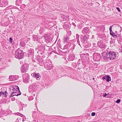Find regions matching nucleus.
Segmentation results:
<instances>
[{
    "instance_id": "1",
    "label": "nucleus",
    "mask_w": 122,
    "mask_h": 122,
    "mask_svg": "<svg viewBox=\"0 0 122 122\" xmlns=\"http://www.w3.org/2000/svg\"><path fill=\"white\" fill-rule=\"evenodd\" d=\"M117 54L112 51L108 52L106 54L103 55L102 58L105 60H109L114 59L116 57Z\"/></svg>"
},
{
    "instance_id": "2",
    "label": "nucleus",
    "mask_w": 122,
    "mask_h": 122,
    "mask_svg": "<svg viewBox=\"0 0 122 122\" xmlns=\"http://www.w3.org/2000/svg\"><path fill=\"white\" fill-rule=\"evenodd\" d=\"M14 55L16 58L20 59L23 58L24 54L23 51L19 48L15 51Z\"/></svg>"
},
{
    "instance_id": "3",
    "label": "nucleus",
    "mask_w": 122,
    "mask_h": 122,
    "mask_svg": "<svg viewBox=\"0 0 122 122\" xmlns=\"http://www.w3.org/2000/svg\"><path fill=\"white\" fill-rule=\"evenodd\" d=\"M74 42L73 40L70 41V42L66 44V46L68 49H73L76 46L74 44Z\"/></svg>"
},
{
    "instance_id": "4",
    "label": "nucleus",
    "mask_w": 122,
    "mask_h": 122,
    "mask_svg": "<svg viewBox=\"0 0 122 122\" xmlns=\"http://www.w3.org/2000/svg\"><path fill=\"white\" fill-rule=\"evenodd\" d=\"M8 5V3L7 0H0V6L1 7H5Z\"/></svg>"
},
{
    "instance_id": "5",
    "label": "nucleus",
    "mask_w": 122,
    "mask_h": 122,
    "mask_svg": "<svg viewBox=\"0 0 122 122\" xmlns=\"http://www.w3.org/2000/svg\"><path fill=\"white\" fill-rule=\"evenodd\" d=\"M29 67L28 64H24L21 66V70L22 72L27 71Z\"/></svg>"
},
{
    "instance_id": "6",
    "label": "nucleus",
    "mask_w": 122,
    "mask_h": 122,
    "mask_svg": "<svg viewBox=\"0 0 122 122\" xmlns=\"http://www.w3.org/2000/svg\"><path fill=\"white\" fill-rule=\"evenodd\" d=\"M23 80L25 83H28L29 80V75L25 73L23 75Z\"/></svg>"
},
{
    "instance_id": "7",
    "label": "nucleus",
    "mask_w": 122,
    "mask_h": 122,
    "mask_svg": "<svg viewBox=\"0 0 122 122\" xmlns=\"http://www.w3.org/2000/svg\"><path fill=\"white\" fill-rule=\"evenodd\" d=\"M36 87V84H31L29 87V92H31L35 91Z\"/></svg>"
},
{
    "instance_id": "8",
    "label": "nucleus",
    "mask_w": 122,
    "mask_h": 122,
    "mask_svg": "<svg viewBox=\"0 0 122 122\" xmlns=\"http://www.w3.org/2000/svg\"><path fill=\"white\" fill-rule=\"evenodd\" d=\"M98 46L100 48H104L105 47V45L104 43H103L102 41V40H100L97 42V44Z\"/></svg>"
},
{
    "instance_id": "9",
    "label": "nucleus",
    "mask_w": 122,
    "mask_h": 122,
    "mask_svg": "<svg viewBox=\"0 0 122 122\" xmlns=\"http://www.w3.org/2000/svg\"><path fill=\"white\" fill-rule=\"evenodd\" d=\"M75 57V56L74 54H71L69 56L68 60L69 61H73Z\"/></svg>"
},
{
    "instance_id": "10",
    "label": "nucleus",
    "mask_w": 122,
    "mask_h": 122,
    "mask_svg": "<svg viewBox=\"0 0 122 122\" xmlns=\"http://www.w3.org/2000/svg\"><path fill=\"white\" fill-rule=\"evenodd\" d=\"M44 38L45 40L47 42H49L51 41L52 38H51L49 35H46L45 36Z\"/></svg>"
},
{
    "instance_id": "11",
    "label": "nucleus",
    "mask_w": 122,
    "mask_h": 122,
    "mask_svg": "<svg viewBox=\"0 0 122 122\" xmlns=\"http://www.w3.org/2000/svg\"><path fill=\"white\" fill-rule=\"evenodd\" d=\"M3 12L6 15V12L10 13V12H12V11L10 9H9L8 7H7L6 9L3 10Z\"/></svg>"
},
{
    "instance_id": "12",
    "label": "nucleus",
    "mask_w": 122,
    "mask_h": 122,
    "mask_svg": "<svg viewBox=\"0 0 122 122\" xmlns=\"http://www.w3.org/2000/svg\"><path fill=\"white\" fill-rule=\"evenodd\" d=\"M16 79L15 76H13L10 75L9 76L8 80L9 81H15Z\"/></svg>"
},
{
    "instance_id": "13",
    "label": "nucleus",
    "mask_w": 122,
    "mask_h": 122,
    "mask_svg": "<svg viewBox=\"0 0 122 122\" xmlns=\"http://www.w3.org/2000/svg\"><path fill=\"white\" fill-rule=\"evenodd\" d=\"M80 38H81L80 39L81 41L82 42V43L88 39V38L86 36H85Z\"/></svg>"
},
{
    "instance_id": "14",
    "label": "nucleus",
    "mask_w": 122,
    "mask_h": 122,
    "mask_svg": "<svg viewBox=\"0 0 122 122\" xmlns=\"http://www.w3.org/2000/svg\"><path fill=\"white\" fill-rule=\"evenodd\" d=\"M53 66L52 64H50L49 65H47L45 67L47 70H50L53 68Z\"/></svg>"
},
{
    "instance_id": "15",
    "label": "nucleus",
    "mask_w": 122,
    "mask_h": 122,
    "mask_svg": "<svg viewBox=\"0 0 122 122\" xmlns=\"http://www.w3.org/2000/svg\"><path fill=\"white\" fill-rule=\"evenodd\" d=\"M31 75L34 76L36 78H38L39 77L40 75L39 73H34L31 74Z\"/></svg>"
},
{
    "instance_id": "16",
    "label": "nucleus",
    "mask_w": 122,
    "mask_h": 122,
    "mask_svg": "<svg viewBox=\"0 0 122 122\" xmlns=\"http://www.w3.org/2000/svg\"><path fill=\"white\" fill-rule=\"evenodd\" d=\"M7 93L6 91H5V92H0V97H2L4 96L5 97H7V95L6 94V93Z\"/></svg>"
},
{
    "instance_id": "17",
    "label": "nucleus",
    "mask_w": 122,
    "mask_h": 122,
    "mask_svg": "<svg viewBox=\"0 0 122 122\" xmlns=\"http://www.w3.org/2000/svg\"><path fill=\"white\" fill-rule=\"evenodd\" d=\"M33 37V40L35 41H37L40 38L39 36L37 35H34Z\"/></svg>"
},
{
    "instance_id": "18",
    "label": "nucleus",
    "mask_w": 122,
    "mask_h": 122,
    "mask_svg": "<svg viewBox=\"0 0 122 122\" xmlns=\"http://www.w3.org/2000/svg\"><path fill=\"white\" fill-rule=\"evenodd\" d=\"M89 29L88 28L85 27L84 28L82 31V33H88Z\"/></svg>"
},
{
    "instance_id": "19",
    "label": "nucleus",
    "mask_w": 122,
    "mask_h": 122,
    "mask_svg": "<svg viewBox=\"0 0 122 122\" xmlns=\"http://www.w3.org/2000/svg\"><path fill=\"white\" fill-rule=\"evenodd\" d=\"M25 120V119H23L21 117V118L19 119V120L18 118H17L15 122H23L24 120Z\"/></svg>"
},
{
    "instance_id": "20",
    "label": "nucleus",
    "mask_w": 122,
    "mask_h": 122,
    "mask_svg": "<svg viewBox=\"0 0 122 122\" xmlns=\"http://www.w3.org/2000/svg\"><path fill=\"white\" fill-rule=\"evenodd\" d=\"M22 0H16V4L17 5H20L22 3Z\"/></svg>"
},
{
    "instance_id": "21",
    "label": "nucleus",
    "mask_w": 122,
    "mask_h": 122,
    "mask_svg": "<svg viewBox=\"0 0 122 122\" xmlns=\"http://www.w3.org/2000/svg\"><path fill=\"white\" fill-rule=\"evenodd\" d=\"M12 90L13 91H15V90H18V92H20L19 88L18 86H14V87H13Z\"/></svg>"
},
{
    "instance_id": "22",
    "label": "nucleus",
    "mask_w": 122,
    "mask_h": 122,
    "mask_svg": "<svg viewBox=\"0 0 122 122\" xmlns=\"http://www.w3.org/2000/svg\"><path fill=\"white\" fill-rule=\"evenodd\" d=\"M13 92L14 93V94L15 96H18L20 95L21 94V93L20 91V92Z\"/></svg>"
},
{
    "instance_id": "23",
    "label": "nucleus",
    "mask_w": 122,
    "mask_h": 122,
    "mask_svg": "<svg viewBox=\"0 0 122 122\" xmlns=\"http://www.w3.org/2000/svg\"><path fill=\"white\" fill-rule=\"evenodd\" d=\"M106 81L107 82H109L111 81V77L108 75H107L106 77Z\"/></svg>"
},
{
    "instance_id": "24",
    "label": "nucleus",
    "mask_w": 122,
    "mask_h": 122,
    "mask_svg": "<svg viewBox=\"0 0 122 122\" xmlns=\"http://www.w3.org/2000/svg\"><path fill=\"white\" fill-rule=\"evenodd\" d=\"M69 40V37L67 36H66L64 39L63 40L64 42H66Z\"/></svg>"
},
{
    "instance_id": "25",
    "label": "nucleus",
    "mask_w": 122,
    "mask_h": 122,
    "mask_svg": "<svg viewBox=\"0 0 122 122\" xmlns=\"http://www.w3.org/2000/svg\"><path fill=\"white\" fill-rule=\"evenodd\" d=\"M72 65L75 68L76 67L77 64L76 63H73L72 64Z\"/></svg>"
},
{
    "instance_id": "26",
    "label": "nucleus",
    "mask_w": 122,
    "mask_h": 122,
    "mask_svg": "<svg viewBox=\"0 0 122 122\" xmlns=\"http://www.w3.org/2000/svg\"><path fill=\"white\" fill-rule=\"evenodd\" d=\"M112 25L109 28V30L110 31V33L112 32H113L112 30Z\"/></svg>"
},
{
    "instance_id": "27",
    "label": "nucleus",
    "mask_w": 122,
    "mask_h": 122,
    "mask_svg": "<svg viewBox=\"0 0 122 122\" xmlns=\"http://www.w3.org/2000/svg\"><path fill=\"white\" fill-rule=\"evenodd\" d=\"M3 115V112L2 111H0V116L2 117Z\"/></svg>"
},
{
    "instance_id": "28",
    "label": "nucleus",
    "mask_w": 122,
    "mask_h": 122,
    "mask_svg": "<svg viewBox=\"0 0 122 122\" xmlns=\"http://www.w3.org/2000/svg\"><path fill=\"white\" fill-rule=\"evenodd\" d=\"M16 114L17 115H18L20 116H21V117H22V116H23V115H22V114H21L19 112H17V113H16Z\"/></svg>"
},
{
    "instance_id": "29",
    "label": "nucleus",
    "mask_w": 122,
    "mask_h": 122,
    "mask_svg": "<svg viewBox=\"0 0 122 122\" xmlns=\"http://www.w3.org/2000/svg\"><path fill=\"white\" fill-rule=\"evenodd\" d=\"M106 77H107V76H104L103 77L102 79L103 80H106Z\"/></svg>"
},
{
    "instance_id": "30",
    "label": "nucleus",
    "mask_w": 122,
    "mask_h": 122,
    "mask_svg": "<svg viewBox=\"0 0 122 122\" xmlns=\"http://www.w3.org/2000/svg\"><path fill=\"white\" fill-rule=\"evenodd\" d=\"M76 38L77 39V40H78V39H79V36L78 34H77L76 35Z\"/></svg>"
},
{
    "instance_id": "31",
    "label": "nucleus",
    "mask_w": 122,
    "mask_h": 122,
    "mask_svg": "<svg viewBox=\"0 0 122 122\" xmlns=\"http://www.w3.org/2000/svg\"><path fill=\"white\" fill-rule=\"evenodd\" d=\"M12 39L11 38H10L9 39V42L10 43H12Z\"/></svg>"
},
{
    "instance_id": "32",
    "label": "nucleus",
    "mask_w": 122,
    "mask_h": 122,
    "mask_svg": "<svg viewBox=\"0 0 122 122\" xmlns=\"http://www.w3.org/2000/svg\"><path fill=\"white\" fill-rule=\"evenodd\" d=\"M121 100L120 99H118L116 101V102L117 103H119L120 102Z\"/></svg>"
},
{
    "instance_id": "33",
    "label": "nucleus",
    "mask_w": 122,
    "mask_h": 122,
    "mask_svg": "<svg viewBox=\"0 0 122 122\" xmlns=\"http://www.w3.org/2000/svg\"><path fill=\"white\" fill-rule=\"evenodd\" d=\"M77 43L79 45H80V46H81V45H80V41H79V39H78V40H77Z\"/></svg>"
},
{
    "instance_id": "34",
    "label": "nucleus",
    "mask_w": 122,
    "mask_h": 122,
    "mask_svg": "<svg viewBox=\"0 0 122 122\" xmlns=\"http://www.w3.org/2000/svg\"><path fill=\"white\" fill-rule=\"evenodd\" d=\"M95 115V113L94 112H92L91 113V115L92 116H94Z\"/></svg>"
},
{
    "instance_id": "35",
    "label": "nucleus",
    "mask_w": 122,
    "mask_h": 122,
    "mask_svg": "<svg viewBox=\"0 0 122 122\" xmlns=\"http://www.w3.org/2000/svg\"><path fill=\"white\" fill-rule=\"evenodd\" d=\"M112 36L114 37V38L116 39L117 37V36L116 35H114Z\"/></svg>"
},
{
    "instance_id": "36",
    "label": "nucleus",
    "mask_w": 122,
    "mask_h": 122,
    "mask_svg": "<svg viewBox=\"0 0 122 122\" xmlns=\"http://www.w3.org/2000/svg\"><path fill=\"white\" fill-rule=\"evenodd\" d=\"M116 9L117 10H118V11L119 12H120L121 11L120 10V9L119 8L117 7L116 8Z\"/></svg>"
},
{
    "instance_id": "37",
    "label": "nucleus",
    "mask_w": 122,
    "mask_h": 122,
    "mask_svg": "<svg viewBox=\"0 0 122 122\" xmlns=\"http://www.w3.org/2000/svg\"><path fill=\"white\" fill-rule=\"evenodd\" d=\"M14 96H15V95L14 94V93H13V92H12V94H11V95H10V97H12Z\"/></svg>"
},
{
    "instance_id": "38",
    "label": "nucleus",
    "mask_w": 122,
    "mask_h": 122,
    "mask_svg": "<svg viewBox=\"0 0 122 122\" xmlns=\"http://www.w3.org/2000/svg\"><path fill=\"white\" fill-rule=\"evenodd\" d=\"M110 34L111 35H112V36L113 35H114L115 33L113 32L110 33Z\"/></svg>"
},
{
    "instance_id": "39",
    "label": "nucleus",
    "mask_w": 122,
    "mask_h": 122,
    "mask_svg": "<svg viewBox=\"0 0 122 122\" xmlns=\"http://www.w3.org/2000/svg\"><path fill=\"white\" fill-rule=\"evenodd\" d=\"M107 94L106 93H105V94L103 95V97H105L107 96Z\"/></svg>"
},
{
    "instance_id": "40",
    "label": "nucleus",
    "mask_w": 122,
    "mask_h": 122,
    "mask_svg": "<svg viewBox=\"0 0 122 122\" xmlns=\"http://www.w3.org/2000/svg\"><path fill=\"white\" fill-rule=\"evenodd\" d=\"M72 24L74 26H76L75 24L73 22L72 23Z\"/></svg>"
},
{
    "instance_id": "41",
    "label": "nucleus",
    "mask_w": 122,
    "mask_h": 122,
    "mask_svg": "<svg viewBox=\"0 0 122 122\" xmlns=\"http://www.w3.org/2000/svg\"><path fill=\"white\" fill-rule=\"evenodd\" d=\"M92 44L93 46H95L96 45V43H93Z\"/></svg>"
},
{
    "instance_id": "42",
    "label": "nucleus",
    "mask_w": 122,
    "mask_h": 122,
    "mask_svg": "<svg viewBox=\"0 0 122 122\" xmlns=\"http://www.w3.org/2000/svg\"><path fill=\"white\" fill-rule=\"evenodd\" d=\"M54 58H55L57 57V56L56 55H55L54 57Z\"/></svg>"
},
{
    "instance_id": "43",
    "label": "nucleus",
    "mask_w": 122,
    "mask_h": 122,
    "mask_svg": "<svg viewBox=\"0 0 122 122\" xmlns=\"http://www.w3.org/2000/svg\"><path fill=\"white\" fill-rule=\"evenodd\" d=\"M13 91L14 92H18V90H15V91Z\"/></svg>"
},
{
    "instance_id": "44",
    "label": "nucleus",
    "mask_w": 122,
    "mask_h": 122,
    "mask_svg": "<svg viewBox=\"0 0 122 122\" xmlns=\"http://www.w3.org/2000/svg\"><path fill=\"white\" fill-rule=\"evenodd\" d=\"M23 63V61H20V64H22V63Z\"/></svg>"
},
{
    "instance_id": "45",
    "label": "nucleus",
    "mask_w": 122,
    "mask_h": 122,
    "mask_svg": "<svg viewBox=\"0 0 122 122\" xmlns=\"http://www.w3.org/2000/svg\"><path fill=\"white\" fill-rule=\"evenodd\" d=\"M54 52L55 53H56V51H54Z\"/></svg>"
},
{
    "instance_id": "46",
    "label": "nucleus",
    "mask_w": 122,
    "mask_h": 122,
    "mask_svg": "<svg viewBox=\"0 0 122 122\" xmlns=\"http://www.w3.org/2000/svg\"><path fill=\"white\" fill-rule=\"evenodd\" d=\"M94 36L93 35L92 36V38H94Z\"/></svg>"
},
{
    "instance_id": "47",
    "label": "nucleus",
    "mask_w": 122,
    "mask_h": 122,
    "mask_svg": "<svg viewBox=\"0 0 122 122\" xmlns=\"http://www.w3.org/2000/svg\"><path fill=\"white\" fill-rule=\"evenodd\" d=\"M92 79H93V80H94V79H95V78H92Z\"/></svg>"
},
{
    "instance_id": "48",
    "label": "nucleus",
    "mask_w": 122,
    "mask_h": 122,
    "mask_svg": "<svg viewBox=\"0 0 122 122\" xmlns=\"http://www.w3.org/2000/svg\"><path fill=\"white\" fill-rule=\"evenodd\" d=\"M121 68L122 69V66H121Z\"/></svg>"
},
{
    "instance_id": "49",
    "label": "nucleus",
    "mask_w": 122,
    "mask_h": 122,
    "mask_svg": "<svg viewBox=\"0 0 122 122\" xmlns=\"http://www.w3.org/2000/svg\"><path fill=\"white\" fill-rule=\"evenodd\" d=\"M112 41H110V43H112Z\"/></svg>"
},
{
    "instance_id": "50",
    "label": "nucleus",
    "mask_w": 122,
    "mask_h": 122,
    "mask_svg": "<svg viewBox=\"0 0 122 122\" xmlns=\"http://www.w3.org/2000/svg\"><path fill=\"white\" fill-rule=\"evenodd\" d=\"M94 31H95L96 30V29H94Z\"/></svg>"
}]
</instances>
